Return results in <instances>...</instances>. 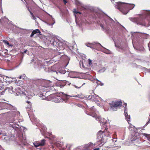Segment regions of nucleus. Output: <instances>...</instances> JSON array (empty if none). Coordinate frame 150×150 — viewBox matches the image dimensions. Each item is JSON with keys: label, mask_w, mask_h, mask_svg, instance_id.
Wrapping results in <instances>:
<instances>
[{"label": "nucleus", "mask_w": 150, "mask_h": 150, "mask_svg": "<svg viewBox=\"0 0 150 150\" xmlns=\"http://www.w3.org/2000/svg\"><path fill=\"white\" fill-rule=\"evenodd\" d=\"M88 115L95 117L96 120L99 121V122L100 123V125H102L103 127L106 128V126L105 124L107 122V120L106 119L104 118H103V119H101L100 117L98 116L96 113H92L91 115Z\"/></svg>", "instance_id": "obj_6"}, {"label": "nucleus", "mask_w": 150, "mask_h": 150, "mask_svg": "<svg viewBox=\"0 0 150 150\" xmlns=\"http://www.w3.org/2000/svg\"><path fill=\"white\" fill-rule=\"evenodd\" d=\"M115 42V45L116 47H120L119 45H118V43L117 42H115V41H114Z\"/></svg>", "instance_id": "obj_42"}, {"label": "nucleus", "mask_w": 150, "mask_h": 150, "mask_svg": "<svg viewBox=\"0 0 150 150\" xmlns=\"http://www.w3.org/2000/svg\"><path fill=\"white\" fill-rule=\"evenodd\" d=\"M3 42L6 45L8 46H11V45H10L8 41L6 40H3Z\"/></svg>", "instance_id": "obj_35"}, {"label": "nucleus", "mask_w": 150, "mask_h": 150, "mask_svg": "<svg viewBox=\"0 0 150 150\" xmlns=\"http://www.w3.org/2000/svg\"><path fill=\"white\" fill-rule=\"evenodd\" d=\"M116 8L118 9L123 14H127L130 10L132 9L134 7L133 4L122 3L119 2L115 3V5Z\"/></svg>", "instance_id": "obj_1"}, {"label": "nucleus", "mask_w": 150, "mask_h": 150, "mask_svg": "<svg viewBox=\"0 0 150 150\" xmlns=\"http://www.w3.org/2000/svg\"><path fill=\"white\" fill-rule=\"evenodd\" d=\"M88 64L90 66H92V60H91L90 59H88Z\"/></svg>", "instance_id": "obj_38"}, {"label": "nucleus", "mask_w": 150, "mask_h": 150, "mask_svg": "<svg viewBox=\"0 0 150 150\" xmlns=\"http://www.w3.org/2000/svg\"><path fill=\"white\" fill-rule=\"evenodd\" d=\"M5 105V103L0 102V110L4 109Z\"/></svg>", "instance_id": "obj_26"}, {"label": "nucleus", "mask_w": 150, "mask_h": 150, "mask_svg": "<svg viewBox=\"0 0 150 150\" xmlns=\"http://www.w3.org/2000/svg\"><path fill=\"white\" fill-rule=\"evenodd\" d=\"M149 35L146 34H142V37L143 38H146Z\"/></svg>", "instance_id": "obj_36"}, {"label": "nucleus", "mask_w": 150, "mask_h": 150, "mask_svg": "<svg viewBox=\"0 0 150 150\" xmlns=\"http://www.w3.org/2000/svg\"><path fill=\"white\" fill-rule=\"evenodd\" d=\"M148 46L149 48V50L150 51V41L149 43L148 44Z\"/></svg>", "instance_id": "obj_52"}, {"label": "nucleus", "mask_w": 150, "mask_h": 150, "mask_svg": "<svg viewBox=\"0 0 150 150\" xmlns=\"http://www.w3.org/2000/svg\"><path fill=\"white\" fill-rule=\"evenodd\" d=\"M48 42H50L49 44L51 46L56 48L60 47L62 45V43L60 42L59 40L57 38H53L48 40Z\"/></svg>", "instance_id": "obj_4"}, {"label": "nucleus", "mask_w": 150, "mask_h": 150, "mask_svg": "<svg viewBox=\"0 0 150 150\" xmlns=\"http://www.w3.org/2000/svg\"><path fill=\"white\" fill-rule=\"evenodd\" d=\"M83 73L84 74L85 76H86V77L84 78L85 79H88V78L90 76V75L89 74H87V73Z\"/></svg>", "instance_id": "obj_30"}, {"label": "nucleus", "mask_w": 150, "mask_h": 150, "mask_svg": "<svg viewBox=\"0 0 150 150\" xmlns=\"http://www.w3.org/2000/svg\"><path fill=\"white\" fill-rule=\"evenodd\" d=\"M125 107L124 109V115L126 120L129 124V122H130V115H128L127 113V109L126 107L127 104L126 103L124 104Z\"/></svg>", "instance_id": "obj_11"}, {"label": "nucleus", "mask_w": 150, "mask_h": 150, "mask_svg": "<svg viewBox=\"0 0 150 150\" xmlns=\"http://www.w3.org/2000/svg\"><path fill=\"white\" fill-rule=\"evenodd\" d=\"M21 88H21L18 87V86H17L16 88L15 91H14V92L16 93L17 95L18 96L19 95H21L24 94L25 95V94L21 90Z\"/></svg>", "instance_id": "obj_15"}, {"label": "nucleus", "mask_w": 150, "mask_h": 150, "mask_svg": "<svg viewBox=\"0 0 150 150\" xmlns=\"http://www.w3.org/2000/svg\"><path fill=\"white\" fill-rule=\"evenodd\" d=\"M105 134L104 132L101 131H99L97 134V137L98 141L100 142H105Z\"/></svg>", "instance_id": "obj_9"}, {"label": "nucleus", "mask_w": 150, "mask_h": 150, "mask_svg": "<svg viewBox=\"0 0 150 150\" xmlns=\"http://www.w3.org/2000/svg\"><path fill=\"white\" fill-rule=\"evenodd\" d=\"M74 13L76 14L78 13V12L75 9H74Z\"/></svg>", "instance_id": "obj_49"}, {"label": "nucleus", "mask_w": 150, "mask_h": 150, "mask_svg": "<svg viewBox=\"0 0 150 150\" xmlns=\"http://www.w3.org/2000/svg\"><path fill=\"white\" fill-rule=\"evenodd\" d=\"M108 20L110 23L113 24L115 23V21L113 20L109 17H108Z\"/></svg>", "instance_id": "obj_27"}, {"label": "nucleus", "mask_w": 150, "mask_h": 150, "mask_svg": "<svg viewBox=\"0 0 150 150\" xmlns=\"http://www.w3.org/2000/svg\"><path fill=\"white\" fill-rule=\"evenodd\" d=\"M98 98H100V97L98 95L96 94L95 95H90L88 97V98L89 99H90L92 101L96 102L98 101Z\"/></svg>", "instance_id": "obj_16"}, {"label": "nucleus", "mask_w": 150, "mask_h": 150, "mask_svg": "<svg viewBox=\"0 0 150 150\" xmlns=\"http://www.w3.org/2000/svg\"><path fill=\"white\" fill-rule=\"evenodd\" d=\"M94 108V106L92 107L91 108H92V109H93V108Z\"/></svg>", "instance_id": "obj_62"}, {"label": "nucleus", "mask_w": 150, "mask_h": 150, "mask_svg": "<svg viewBox=\"0 0 150 150\" xmlns=\"http://www.w3.org/2000/svg\"><path fill=\"white\" fill-rule=\"evenodd\" d=\"M98 101H96V103H97V105H98V106H100V104L98 103Z\"/></svg>", "instance_id": "obj_55"}, {"label": "nucleus", "mask_w": 150, "mask_h": 150, "mask_svg": "<svg viewBox=\"0 0 150 150\" xmlns=\"http://www.w3.org/2000/svg\"><path fill=\"white\" fill-rule=\"evenodd\" d=\"M67 95L64 94L63 93L61 92L59 93H57V95L51 96L52 97L51 100L52 101L56 103L62 102L64 101L66 103L67 99L66 97Z\"/></svg>", "instance_id": "obj_2"}, {"label": "nucleus", "mask_w": 150, "mask_h": 150, "mask_svg": "<svg viewBox=\"0 0 150 150\" xmlns=\"http://www.w3.org/2000/svg\"><path fill=\"white\" fill-rule=\"evenodd\" d=\"M6 91L9 93H13L14 92V91L13 90V86L10 85H8V87H6L5 89H4L2 92H0V94L1 93V94H3L4 93V91Z\"/></svg>", "instance_id": "obj_13"}, {"label": "nucleus", "mask_w": 150, "mask_h": 150, "mask_svg": "<svg viewBox=\"0 0 150 150\" xmlns=\"http://www.w3.org/2000/svg\"><path fill=\"white\" fill-rule=\"evenodd\" d=\"M84 62H83L80 61V65L81 67L84 69H89L88 67H86L84 65Z\"/></svg>", "instance_id": "obj_24"}, {"label": "nucleus", "mask_w": 150, "mask_h": 150, "mask_svg": "<svg viewBox=\"0 0 150 150\" xmlns=\"http://www.w3.org/2000/svg\"><path fill=\"white\" fill-rule=\"evenodd\" d=\"M144 13L145 15L150 16V11H149L148 10H144Z\"/></svg>", "instance_id": "obj_28"}, {"label": "nucleus", "mask_w": 150, "mask_h": 150, "mask_svg": "<svg viewBox=\"0 0 150 150\" xmlns=\"http://www.w3.org/2000/svg\"><path fill=\"white\" fill-rule=\"evenodd\" d=\"M101 46L104 48V50H103V52L107 54H109L110 53V51L109 50L105 49V48L103 47L102 45Z\"/></svg>", "instance_id": "obj_25"}, {"label": "nucleus", "mask_w": 150, "mask_h": 150, "mask_svg": "<svg viewBox=\"0 0 150 150\" xmlns=\"http://www.w3.org/2000/svg\"><path fill=\"white\" fill-rule=\"evenodd\" d=\"M101 146V145L100 146V148H95V149H93V150H100V147ZM102 150H104L103 149Z\"/></svg>", "instance_id": "obj_44"}, {"label": "nucleus", "mask_w": 150, "mask_h": 150, "mask_svg": "<svg viewBox=\"0 0 150 150\" xmlns=\"http://www.w3.org/2000/svg\"><path fill=\"white\" fill-rule=\"evenodd\" d=\"M100 26L101 27L103 30L104 29V26H103V25L102 24H100Z\"/></svg>", "instance_id": "obj_48"}, {"label": "nucleus", "mask_w": 150, "mask_h": 150, "mask_svg": "<svg viewBox=\"0 0 150 150\" xmlns=\"http://www.w3.org/2000/svg\"><path fill=\"white\" fill-rule=\"evenodd\" d=\"M106 70V69H105V67H103L101 69H100L98 71V72L100 73H103Z\"/></svg>", "instance_id": "obj_33"}, {"label": "nucleus", "mask_w": 150, "mask_h": 150, "mask_svg": "<svg viewBox=\"0 0 150 150\" xmlns=\"http://www.w3.org/2000/svg\"><path fill=\"white\" fill-rule=\"evenodd\" d=\"M96 83H97L98 85H100L101 86H103V84H104L103 83H101L98 80H96Z\"/></svg>", "instance_id": "obj_32"}, {"label": "nucleus", "mask_w": 150, "mask_h": 150, "mask_svg": "<svg viewBox=\"0 0 150 150\" xmlns=\"http://www.w3.org/2000/svg\"><path fill=\"white\" fill-rule=\"evenodd\" d=\"M14 115H18L20 114V112L18 111H16V112H14V111H12V112Z\"/></svg>", "instance_id": "obj_39"}, {"label": "nucleus", "mask_w": 150, "mask_h": 150, "mask_svg": "<svg viewBox=\"0 0 150 150\" xmlns=\"http://www.w3.org/2000/svg\"><path fill=\"white\" fill-rule=\"evenodd\" d=\"M78 13H80V14H81V13L80 12H78Z\"/></svg>", "instance_id": "obj_64"}, {"label": "nucleus", "mask_w": 150, "mask_h": 150, "mask_svg": "<svg viewBox=\"0 0 150 150\" xmlns=\"http://www.w3.org/2000/svg\"><path fill=\"white\" fill-rule=\"evenodd\" d=\"M142 134L147 138L148 140L149 141V143L150 144V134L146 133H143Z\"/></svg>", "instance_id": "obj_22"}, {"label": "nucleus", "mask_w": 150, "mask_h": 150, "mask_svg": "<svg viewBox=\"0 0 150 150\" xmlns=\"http://www.w3.org/2000/svg\"><path fill=\"white\" fill-rule=\"evenodd\" d=\"M4 88V86L2 85L0 86V90H2Z\"/></svg>", "instance_id": "obj_43"}, {"label": "nucleus", "mask_w": 150, "mask_h": 150, "mask_svg": "<svg viewBox=\"0 0 150 150\" xmlns=\"http://www.w3.org/2000/svg\"><path fill=\"white\" fill-rule=\"evenodd\" d=\"M86 46L91 48L94 49L99 46H101V45L97 42H93V43H89L86 44Z\"/></svg>", "instance_id": "obj_12"}, {"label": "nucleus", "mask_w": 150, "mask_h": 150, "mask_svg": "<svg viewBox=\"0 0 150 150\" xmlns=\"http://www.w3.org/2000/svg\"><path fill=\"white\" fill-rule=\"evenodd\" d=\"M27 103L28 104H31V103L30 101H27Z\"/></svg>", "instance_id": "obj_53"}, {"label": "nucleus", "mask_w": 150, "mask_h": 150, "mask_svg": "<svg viewBox=\"0 0 150 150\" xmlns=\"http://www.w3.org/2000/svg\"><path fill=\"white\" fill-rule=\"evenodd\" d=\"M94 146H95V145L93 144V143H89L85 145L84 148L86 149L84 150L89 149Z\"/></svg>", "instance_id": "obj_19"}, {"label": "nucleus", "mask_w": 150, "mask_h": 150, "mask_svg": "<svg viewBox=\"0 0 150 150\" xmlns=\"http://www.w3.org/2000/svg\"><path fill=\"white\" fill-rule=\"evenodd\" d=\"M3 78V77L0 74V79H1V78Z\"/></svg>", "instance_id": "obj_59"}, {"label": "nucleus", "mask_w": 150, "mask_h": 150, "mask_svg": "<svg viewBox=\"0 0 150 150\" xmlns=\"http://www.w3.org/2000/svg\"><path fill=\"white\" fill-rule=\"evenodd\" d=\"M40 88L41 93L39 94V96L41 97V98L42 100H48L47 98L46 97L47 96L46 94L47 92V91L46 90L47 88L44 86H41Z\"/></svg>", "instance_id": "obj_7"}, {"label": "nucleus", "mask_w": 150, "mask_h": 150, "mask_svg": "<svg viewBox=\"0 0 150 150\" xmlns=\"http://www.w3.org/2000/svg\"><path fill=\"white\" fill-rule=\"evenodd\" d=\"M4 109L6 108L10 110H17V108L15 106L12 105L10 104L7 103H5Z\"/></svg>", "instance_id": "obj_14"}, {"label": "nucleus", "mask_w": 150, "mask_h": 150, "mask_svg": "<svg viewBox=\"0 0 150 150\" xmlns=\"http://www.w3.org/2000/svg\"><path fill=\"white\" fill-rule=\"evenodd\" d=\"M75 3L76 5L81 6L83 7H84V6L83 4L78 0H75Z\"/></svg>", "instance_id": "obj_20"}, {"label": "nucleus", "mask_w": 150, "mask_h": 150, "mask_svg": "<svg viewBox=\"0 0 150 150\" xmlns=\"http://www.w3.org/2000/svg\"><path fill=\"white\" fill-rule=\"evenodd\" d=\"M31 107V104H29V105L27 107V109H30Z\"/></svg>", "instance_id": "obj_45"}, {"label": "nucleus", "mask_w": 150, "mask_h": 150, "mask_svg": "<svg viewBox=\"0 0 150 150\" xmlns=\"http://www.w3.org/2000/svg\"><path fill=\"white\" fill-rule=\"evenodd\" d=\"M33 17V19L34 20H35L36 18L34 16H32Z\"/></svg>", "instance_id": "obj_57"}, {"label": "nucleus", "mask_w": 150, "mask_h": 150, "mask_svg": "<svg viewBox=\"0 0 150 150\" xmlns=\"http://www.w3.org/2000/svg\"><path fill=\"white\" fill-rule=\"evenodd\" d=\"M139 138V134L138 133L134 132L132 134L131 141L134 145L138 146V144L141 142V141Z\"/></svg>", "instance_id": "obj_5"}, {"label": "nucleus", "mask_w": 150, "mask_h": 150, "mask_svg": "<svg viewBox=\"0 0 150 150\" xmlns=\"http://www.w3.org/2000/svg\"><path fill=\"white\" fill-rule=\"evenodd\" d=\"M25 141V139H24V140H21V141L22 143L24 142Z\"/></svg>", "instance_id": "obj_58"}, {"label": "nucleus", "mask_w": 150, "mask_h": 150, "mask_svg": "<svg viewBox=\"0 0 150 150\" xmlns=\"http://www.w3.org/2000/svg\"><path fill=\"white\" fill-rule=\"evenodd\" d=\"M34 34H35L34 33L33 31L32 32L31 35H30V37H33L34 35Z\"/></svg>", "instance_id": "obj_47"}, {"label": "nucleus", "mask_w": 150, "mask_h": 150, "mask_svg": "<svg viewBox=\"0 0 150 150\" xmlns=\"http://www.w3.org/2000/svg\"><path fill=\"white\" fill-rule=\"evenodd\" d=\"M148 72L150 73V69H148Z\"/></svg>", "instance_id": "obj_61"}, {"label": "nucleus", "mask_w": 150, "mask_h": 150, "mask_svg": "<svg viewBox=\"0 0 150 150\" xmlns=\"http://www.w3.org/2000/svg\"><path fill=\"white\" fill-rule=\"evenodd\" d=\"M45 140L44 139H42L41 140L40 142V146H43L45 145Z\"/></svg>", "instance_id": "obj_31"}, {"label": "nucleus", "mask_w": 150, "mask_h": 150, "mask_svg": "<svg viewBox=\"0 0 150 150\" xmlns=\"http://www.w3.org/2000/svg\"><path fill=\"white\" fill-rule=\"evenodd\" d=\"M33 62H34L35 64H36L37 63L38 66L35 65V68H37V67H41L42 65V64L41 63V61L40 60L37 61V59H33L31 60V62L32 63Z\"/></svg>", "instance_id": "obj_17"}, {"label": "nucleus", "mask_w": 150, "mask_h": 150, "mask_svg": "<svg viewBox=\"0 0 150 150\" xmlns=\"http://www.w3.org/2000/svg\"><path fill=\"white\" fill-rule=\"evenodd\" d=\"M109 105L110 107L113 110L116 111L117 108L122 105V102L121 101H113L110 103Z\"/></svg>", "instance_id": "obj_8"}, {"label": "nucleus", "mask_w": 150, "mask_h": 150, "mask_svg": "<svg viewBox=\"0 0 150 150\" xmlns=\"http://www.w3.org/2000/svg\"><path fill=\"white\" fill-rule=\"evenodd\" d=\"M64 4H66V3H67V1L66 0H63Z\"/></svg>", "instance_id": "obj_56"}, {"label": "nucleus", "mask_w": 150, "mask_h": 150, "mask_svg": "<svg viewBox=\"0 0 150 150\" xmlns=\"http://www.w3.org/2000/svg\"><path fill=\"white\" fill-rule=\"evenodd\" d=\"M1 134H3V135H4V136H5V135H6V133L3 134L1 132H0V135Z\"/></svg>", "instance_id": "obj_54"}, {"label": "nucleus", "mask_w": 150, "mask_h": 150, "mask_svg": "<svg viewBox=\"0 0 150 150\" xmlns=\"http://www.w3.org/2000/svg\"><path fill=\"white\" fill-rule=\"evenodd\" d=\"M117 140L116 138H113L112 139L111 141L113 143H114L116 142Z\"/></svg>", "instance_id": "obj_40"}, {"label": "nucleus", "mask_w": 150, "mask_h": 150, "mask_svg": "<svg viewBox=\"0 0 150 150\" xmlns=\"http://www.w3.org/2000/svg\"><path fill=\"white\" fill-rule=\"evenodd\" d=\"M9 126L13 128V129L16 132L18 133L21 132V129L20 126L18 124H17V121L16 120L13 118H11L9 120Z\"/></svg>", "instance_id": "obj_3"}, {"label": "nucleus", "mask_w": 150, "mask_h": 150, "mask_svg": "<svg viewBox=\"0 0 150 150\" xmlns=\"http://www.w3.org/2000/svg\"><path fill=\"white\" fill-rule=\"evenodd\" d=\"M144 48L143 47H142L141 48V49H140L139 48H138L137 49H136L137 50H140V51H141V50H142V49H143Z\"/></svg>", "instance_id": "obj_51"}, {"label": "nucleus", "mask_w": 150, "mask_h": 150, "mask_svg": "<svg viewBox=\"0 0 150 150\" xmlns=\"http://www.w3.org/2000/svg\"><path fill=\"white\" fill-rule=\"evenodd\" d=\"M33 144L36 147L40 146V142H35L33 143Z\"/></svg>", "instance_id": "obj_29"}, {"label": "nucleus", "mask_w": 150, "mask_h": 150, "mask_svg": "<svg viewBox=\"0 0 150 150\" xmlns=\"http://www.w3.org/2000/svg\"><path fill=\"white\" fill-rule=\"evenodd\" d=\"M8 20L5 16L2 17L0 20V23L3 25L8 23Z\"/></svg>", "instance_id": "obj_18"}, {"label": "nucleus", "mask_w": 150, "mask_h": 150, "mask_svg": "<svg viewBox=\"0 0 150 150\" xmlns=\"http://www.w3.org/2000/svg\"><path fill=\"white\" fill-rule=\"evenodd\" d=\"M66 71V70L63 69H61L58 72H56V73L57 74H58L59 73L64 74H65Z\"/></svg>", "instance_id": "obj_21"}, {"label": "nucleus", "mask_w": 150, "mask_h": 150, "mask_svg": "<svg viewBox=\"0 0 150 150\" xmlns=\"http://www.w3.org/2000/svg\"><path fill=\"white\" fill-rule=\"evenodd\" d=\"M33 32L34 33V34H36L38 33H39L40 34L41 33L40 31L38 29H36L33 31Z\"/></svg>", "instance_id": "obj_34"}, {"label": "nucleus", "mask_w": 150, "mask_h": 150, "mask_svg": "<svg viewBox=\"0 0 150 150\" xmlns=\"http://www.w3.org/2000/svg\"><path fill=\"white\" fill-rule=\"evenodd\" d=\"M37 81V82H39V81H40V80H37L36 81Z\"/></svg>", "instance_id": "obj_63"}, {"label": "nucleus", "mask_w": 150, "mask_h": 150, "mask_svg": "<svg viewBox=\"0 0 150 150\" xmlns=\"http://www.w3.org/2000/svg\"><path fill=\"white\" fill-rule=\"evenodd\" d=\"M27 51V50H25L24 51V53H26Z\"/></svg>", "instance_id": "obj_60"}, {"label": "nucleus", "mask_w": 150, "mask_h": 150, "mask_svg": "<svg viewBox=\"0 0 150 150\" xmlns=\"http://www.w3.org/2000/svg\"><path fill=\"white\" fill-rule=\"evenodd\" d=\"M86 83H83L82 85L80 86H79V87H77L76 86V85H74V87L76 88H80L81 86H83L84 85L86 84Z\"/></svg>", "instance_id": "obj_41"}, {"label": "nucleus", "mask_w": 150, "mask_h": 150, "mask_svg": "<svg viewBox=\"0 0 150 150\" xmlns=\"http://www.w3.org/2000/svg\"><path fill=\"white\" fill-rule=\"evenodd\" d=\"M131 20L133 22L136 23L138 25H141L143 26H145L146 25V23H142L143 19L141 17L132 18Z\"/></svg>", "instance_id": "obj_10"}, {"label": "nucleus", "mask_w": 150, "mask_h": 150, "mask_svg": "<svg viewBox=\"0 0 150 150\" xmlns=\"http://www.w3.org/2000/svg\"><path fill=\"white\" fill-rule=\"evenodd\" d=\"M104 133L105 134V139H107L106 137H109L110 136V134L109 132H107L106 133L104 132Z\"/></svg>", "instance_id": "obj_37"}, {"label": "nucleus", "mask_w": 150, "mask_h": 150, "mask_svg": "<svg viewBox=\"0 0 150 150\" xmlns=\"http://www.w3.org/2000/svg\"><path fill=\"white\" fill-rule=\"evenodd\" d=\"M80 96H81L80 95H74L73 96H71L67 95V96L66 97L67 101L68 99L69 98V97H77L79 98H81L80 97Z\"/></svg>", "instance_id": "obj_23"}, {"label": "nucleus", "mask_w": 150, "mask_h": 150, "mask_svg": "<svg viewBox=\"0 0 150 150\" xmlns=\"http://www.w3.org/2000/svg\"><path fill=\"white\" fill-rule=\"evenodd\" d=\"M49 136H50V137H52L53 138H54V136H53V135L51 133H49Z\"/></svg>", "instance_id": "obj_46"}, {"label": "nucleus", "mask_w": 150, "mask_h": 150, "mask_svg": "<svg viewBox=\"0 0 150 150\" xmlns=\"http://www.w3.org/2000/svg\"><path fill=\"white\" fill-rule=\"evenodd\" d=\"M28 10L29 11L31 15L32 16H33L34 15H33V13L31 11H30L29 9H28Z\"/></svg>", "instance_id": "obj_50"}]
</instances>
